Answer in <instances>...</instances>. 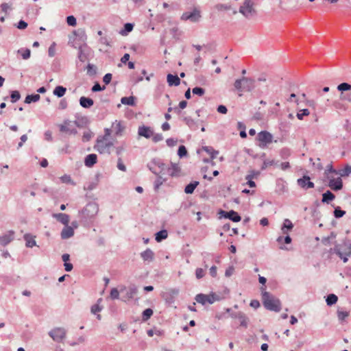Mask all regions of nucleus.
I'll use <instances>...</instances> for the list:
<instances>
[{
	"instance_id": "nucleus-39",
	"label": "nucleus",
	"mask_w": 351,
	"mask_h": 351,
	"mask_svg": "<svg viewBox=\"0 0 351 351\" xmlns=\"http://www.w3.org/2000/svg\"><path fill=\"white\" fill-rule=\"evenodd\" d=\"M202 149L210 156L211 160L215 159L219 154V152L215 150L212 147L204 146Z\"/></svg>"
},
{
	"instance_id": "nucleus-45",
	"label": "nucleus",
	"mask_w": 351,
	"mask_h": 351,
	"mask_svg": "<svg viewBox=\"0 0 351 351\" xmlns=\"http://www.w3.org/2000/svg\"><path fill=\"white\" fill-rule=\"evenodd\" d=\"M21 99V93L18 90L10 91V101L12 103H16Z\"/></svg>"
},
{
	"instance_id": "nucleus-64",
	"label": "nucleus",
	"mask_w": 351,
	"mask_h": 351,
	"mask_svg": "<svg viewBox=\"0 0 351 351\" xmlns=\"http://www.w3.org/2000/svg\"><path fill=\"white\" fill-rule=\"evenodd\" d=\"M340 99L342 101H347L351 103V93H341L340 95Z\"/></svg>"
},
{
	"instance_id": "nucleus-50",
	"label": "nucleus",
	"mask_w": 351,
	"mask_h": 351,
	"mask_svg": "<svg viewBox=\"0 0 351 351\" xmlns=\"http://www.w3.org/2000/svg\"><path fill=\"white\" fill-rule=\"evenodd\" d=\"M178 155L180 158L187 156L188 152L184 145H182L179 146L178 149Z\"/></svg>"
},
{
	"instance_id": "nucleus-53",
	"label": "nucleus",
	"mask_w": 351,
	"mask_h": 351,
	"mask_svg": "<svg viewBox=\"0 0 351 351\" xmlns=\"http://www.w3.org/2000/svg\"><path fill=\"white\" fill-rule=\"evenodd\" d=\"M278 161H276L274 160H265L263 161V165L261 166V170H265L266 169V168L269 166H273V165H276L278 164Z\"/></svg>"
},
{
	"instance_id": "nucleus-11",
	"label": "nucleus",
	"mask_w": 351,
	"mask_h": 351,
	"mask_svg": "<svg viewBox=\"0 0 351 351\" xmlns=\"http://www.w3.org/2000/svg\"><path fill=\"white\" fill-rule=\"evenodd\" d=\"M339 246L340 245L339 244H335L334 248L330 250H332L337 255H338L339 257L343 260V263H347L348 257L351 255V248L349 245L345 252H342Z\"/></svg>"
},
{
	"instance_id": "nucleus-57",
	"label": "nucleus",
	"mask_w": 351,
	"mask_h": 351,
	"mask_svg": "<svg viewBox=\"0 0 351 351\" xmlns=\"http://www.w3.org/2000/svg\"><path fill=\"white\" fill-rule=\"evenodd\" d=\"M66 21L69 26L75 27L77 25L76 18L73 15L68 16Z\"/></svg>"
},
{
	"instance_id": "nucleus-27",
	"label": "nucleus",
	"mask_w": 351,
	"mask_h": 351,
	"mask_svg": "<svg viewBox=\"0 0 351 351\" xmlns=\"http://www.w3.org/2000/svg\"><path fill=\"white\" fill-rule=\"evenodd\" d=\"M24 240L25 241V245L27 247H33L36 245V242L34 239V237L31 234L27 233L23 236Z\"/></svg>"
},
{
	"instance_id": "nucleus-60",
	"label": "nucleus",
	"mask_w": 351,
	"mask_h": 351,
	"mask_svg": "<svg viewBox=\"0 0 351 351\" xmlns=\"http://www.w3.org/2000/svg\"><path fill=\"white\" fill-rule=\"evenodd\" d=\"M86 69H87V73L89 75H94L97 73L96 67L92 64H90V63L88 64Z\"/></svg>"
},
{
	"instance_id": "nucleus-15",
	"label": "nucleus",
	"mask_w": 351,
	"mask_h": 351,
	"mask_svg": "<svg viewBox=\"0 0 351 351\" xmlns=\"http://www.w3.org/2000/svg\"><path fill=\"white\" fill-rule=\"evenodd\" d=\"M138 134L140 136H143L146 138H149L154 134V131L149 126H146L143 125L138 127Z\"/></svg>"
},
{
	"instance_id": "nucleus-14",
	"label": "nucleus",
	"mask_w": 351,
	"mask_h": 351,
	"mask_svg": "<svg viewBox=\"0 0 351 351\" xmlns=\"http://www.w3.org/2000/svg\"><path fill=\"white\" fill-rule=\"evenodd\" d=\"M14 239V231L9 230L7 234L0 236V245L5 246L12 242Z\"/></svg>"
},
{
	"instance_id": "nucleus-22",
	"label": "nucleus",
	"mask_w": 351,
	"mask_h": 351,
	"mask_svg": "<svg viewBox=\"0 0 351 351\" xmlns=\"http://www.w3.org/2000/svg\"><path fill=\"white\" fill-rule=\"evenodd\" d=\"M80 105L84 108H90L94 104V101L90 97L82 96L79 100Z\"/></svg>"
},
{
	"instance_id": "nucleus-7",
	"label": "nucleus",
	"mask_w": 351,
	"mask_h": 351,
	"mask_svg": "<svg viewBox=\"0 0 351 351\" xmlns=\"http://www.w3.org/2000/svg\"><path fill=\"white\" fill-rule=\"evenodd\" d=\"M201 13L199 10L194 8L192 12H185L181 16V20L190 21L193 23L198 22L201 19Z\"/></svg>"
},
{
	"instance_id": "nucleus-33",
	"label": "nucleus",
	"mask_w": 351,
	"mask_h": 351,
	"mask_svg": "<svg viewBox=\"0 0 351 351\" xmlns=\"http://www.w3.org/2000/svg\"><path fill=\"white\" fill-rule=\"evenodd\" d=\"M73 123L77 128H82L88 124V119L86 117H77Z\"/></svg>"
},
{
	"instance_id": "nucleus-23",
	"label": "nucleus",
	"mask_w": 351,
	"mask_h": 351,
	"mask_svg": "<svg viewBox=\"0 0 351 351\" xmlns=\"http://www.w3.org/2000/svg\"><path fill=\"white\" fill-rule=\"evenodd\" d=\"M53 217L56 219L59 222L64 224V226H67L69 222V216L65 213H56L53 214Z\"/></svg>"
},
{
	"instance_id": "nucleus-47",
	"label": "nucleus",
	"mask_w": 351,
	"mask_h": 351,
	"mask_svg": "<svg viewBox=\"0 0 351 351\" xmlns=\"http://www.w3.org/2000/svg\"><path fill=\"white\" fill-rule=\"evenodd\" d=\"M333 215L335 218L339 219L346 215V211L341 210V208L339 206H337L335 207Z\"/></svg>"
},
{
	"instance_id": "nucleus-1",
	"label": "nucleus",
	"mask_w": 351,
	"mask_h": 351,
	"mask_svg": "<svg viewBox=\"0 0 351 351\" xmlns=\"http://www.w3.org/2000/svg\"><path fill=\"white\" fill-rule=\"evenodd\" d=\"M99 212V204L90 202L78 211L77 217L82 226L86 228L92 227Z\"/></svg>"
},
{
	"instance_id": "nucleus-56",
	"label": "nucleus",
	"mask_w": 351,
	"mask_h": 351,
	"mask_svg": "<svg viewBox=\"0 0 351 351\" xmlns=\"http://www.w3.org/2000/svg\"><path fill=\"white\" fill-rule=\"evenodd\" d=\"M349 315V312L344 311H337V317L339 321L343 322Z\"/></svg>"
},
{
	"instance_id": "nucleus-58",
	"label": "nucleus",
	"mask_w": 351,
	"mask_h": 351,
	"mask_svg": "<svg viewBox=\"0 0 351 351\" xmlns=\"http://www.w3.org/2000/svg\"><path fill=\"white\" fill-rule=\"evenodd\" d=\"M193 95H197L198 96H202L205 93V89L199 87V86H195L193 88L192 90Z\"/></svg>"
},
{
	"instance_id": "nucleus-38",
	"label": "nucleus",
	"mask_w": 351,
	"mask_h": 351,
	"mask_svg": "<svg viewBox=\"0 0 351 351\" xmlns=\"http://www.w3.org/2000/svg\"><path fill=\"white\" fill-rule=\"evenodd\" d=\"M338 297L333 293H330L326 296V302L328 306H331L337 303Z\"/></svg>"
},
{
	"instance_id": "nucleus-46",
	"label": "nucleus",
	"mask_w": 351,
	"mask_h": 351,
	"mask_svg": "<svg viewBox=\"0 0 351 351\" xmlns=\"http://www.w3.org/2000/svg\"><path fill=\"white\" fill-rule=\"evenodd\" d=\"M276 241L278 243H284L286 244H289L291 243L292 239L288 234H287V235L285 237H282V236L278 237L276 239Z\"/></svg>"
},
{
	"instance_id": "nucleus-41",
	"label": "nucleus",
	"mask_w": 351,
	"mask_h": 351,
	"mask_svg": "<svg viewBox=\"0 0 351 351\" xmlns=\"http://www.w3.org/2000/svg\"><path fill=\"white\" fill-rule=\"evenodd\" d=\"M18 53L22 56L24 60H27L30 58L31 51L28 48H21L18 50Z\"/></svg>"
},
{
	"instance_id": "nucleus-63",
	"label": "nucleus",
	"mask_w": 351,
	"mask_h": 351,
	"mask_svg": "<svg viewBox=\"0 0 351 351\" xmlns=\"http://www.w3.org/2000/svg\"><path fill=\"white\" fill-rule=\"evenodd\" d=\"M112 75L110 73L105 74L103 77V82L106 85H108L110 83L112 80Z\"/></svg>"
},
{
	"instance_id": "nucleus-62",
	"label": "nucleus",
	"mask_w": 351,
	"mask_h": 351,
	"mask_svg": "<svg viewBox=\"0 0 351 351\" xmlns=\"http://www.w3.org/2000/svg\"><path fill=\"white\" fill-rule=\"evenodd\" d=\"M119 293L117 288H112L110 291V298L112 300L119 299Z\"/></svg>"
},
{
	"instance_id": "nucleus-2",
	"label": "nucleus",
	"mask_w": 351,
	"mask_h": 351,
	"mask_svg": "<svg viewBox=\"0 0 351 351\" xmlns=\"http://www.w3.org/2000/svg\"><path fill=\"white\" fill-rule=\"evenodd\" d=\"M265 287H261L262 301L265 308L269 311L280 312L282 308L280 300L265 291Z\"/></svg>"
},
{
	"instance_id": "nucleus-61",
	"label": "nucleus",
	"mask_w": 351,
	"mask_h": 351,
	"mask_svg": "<svg viewBox=\"0 0 351 351\" xmlns=\"http://www.w3.org/2000/svg\"><path fill=\"white\" fill-rule=\"evenodd\" d=\"M16 27L19 29H25L27 28L28 24L24 20H20L16 25Z\"/></svg>"
},
{
	"instance_id": "nucleus-16",
	"label": "nucleus",
	"mask_w": 351,
	"mask_h": 351,
	"mask_svg": "<svg viewBox=\"0 0 351 351\" xmlns=\"http://www.w3.org/2000/svg\"><path fill=\"white\" fill-rule=\"evenodd\" d=\"M180 172L181 169L178 166V165L173 162H171V167H168L167 173L171 177H178L180 176Z\"/></svg>"
},
{
	"instance_id": "nucleus-31",
	"label": "nucleus",
	"mask_w": 351,
	"mask_h": 351,
	"mask_svg": "<svg viewBox=\"0 0 351 351\" xmlns=\"http://www.w3.org/2000/svg\"><path fill=\"white\" fill-rule=\"evenodd\" d=\"M134 23H126L123 25V28L120 30L119 34L122 36H127L130 32L133 30Z\"/></svg>"
},
{
	"instance_id": "nucleus-20",
	"label": "nucleus",
	"mask_w": 351,
	"mask_h": 351,
	"mask_svg": "<svg viewBox=\"0 0 351 351\" xmlns=\"http://www.w3.org/2000/svg\"><path fill=\"white\" fill-rule=\"evenodd\" d=\"M167 81L169 86H177L180 84V79L177 75L169 73L167 76Z\"/></svg>"
},
{
	"instance_id": "nucleus-34",
	"label": "nucleus",
	"mask_w": 351,
	"mask_h": 351,
	"mask_svg": "<svg viewBox=\"0 0 351 351\" xmlns=\"http://www.w3.org/2000/svg\"><path fill=\"white\" fill-rule=\"evenodd\" d=\"M66 92V88L62 86H57L53 89V93L58 97H63Z\"/></svg>"
},
{
	"instance_id": "nucleus-26",
	"label": "nucleus",
	"mask_w": 351,
	"mask_h": 351,
	"mask_svg": "<svg viewBox=\"0 0 351 351\" xmlns=\"http://www.w3.org/2000/svg\"><path fill=\"white\" fill-rule=\"evenodd\" d=\"M293 228V224L291 222V221L289 220V219H285L281 227V230L283 234H288L289 232L292 230Z\"/></svg>"
},
{
	"instance_id": "nucleus-24",
	"label": "nucleus",
	"mask_w": 351,
	"mask_h": 351,
	"mask_svg": "<svg viewBox=\"0 0 351 351\" xmlns=\"http://www.w3.org/2000/svg\"><path fill=\"white\" fill-rule=\"evenodd\" d=\"M121 102L123 105L135 106L136 105V97L133 95L129 97H123L121 99Z\"/></svg>"
},
{
	"instance_id": "nucleus-21",
	"label": "nucleus",
	"mask_w": 351,
	"mask_h": 351,
	"mask_svg": "<svg viewBox=\"0 0 351 351\" xmlns=\"http://www.w3.org/2000/svg\"><path fill=\"white\" fill-rule=\"evenodd\" d=\"M61 238L62 239H67L74 235V230L73 227H70L68 225L65 226L61 232Z\"/></svg>"
},
{
	"instance_id": "nucleus-8",
	"label": "nucleus",
	"mask_w": 351,
	"mask_h": 351,
	"mask_svg": "<svg viewBox=\"0 0 351 351\" xmlns=\"http://www.w3.org/2000/svg\"><path fill=\"white\" fill-rule=\"evenodd\" d=\"M218 215H219V218L228 219L233 222H239L241 220V217L239 214L234 210L226 211L222 209H219Z\"/></svg>"
},
{
	"instance_id": "nucleus-44",
	"label": "nucleus",
	"mask_w": 351,
	"mask_h": 351,
	"mask_svg": "<svg viewBox=\"0 0 351 351\" xmlns=\"http://www.w3.org/2000/svg\"><path fill=\"white\" fill-rule=\"evenodd\" d=\"M337 88L341 93H343L345 91L351 90V84L347 82H342L337 86Z\"/></svg>"
},
{
	"instance_id": "nucleus-40",
	"label": "nucleus",
	"mask_w": 351,
	"mask_h": 351,
	"mask_svg": "<svg viewBox=\"0 0 351 351\" xmlns=\"http://www.w3.org/2000/svg\"><path fill=\"white\" fill-rule=\"evenodd\" d=\"M157 176V178L154 182V191L156 192H157L158 191L160 186L167 180V179L163 178L160 174H159L158 176Z\"/></svg>"
},
{
	"instance_id": "nucleus-6",
	"label": "nucleus",
	"mask_w": 351,
	"mask_h": 351,
	"mask_svg": "<svg viewBox=\"0 0 351 351\" xmlns=\"http://www.w3.org/2000/svg\"><path fill=\"white\" fill-rule=\"evenodd\" d=\"M256 139L259 141V147L264 148L272 142L273 136L270 132L263 130L258 133Z\"/></svg>"
},
{
	"instance_id": "nucleus-49",
	"label": "nucleus",
	"mask_w": 351,
	"mask_h": 351,
	"mask_svg": "<svg viewBox=\"0 0 351 351\" xmlns=\"http://www.w3.org/2000/svg\"><path fill=\"white\" fill-rule=\"evenodd\" d=\"M338 173L340 175L341 177L348 176L351 173L350 166L346 165L343 169L338 171Z\"/></svg>"
},
{
	"instance_id": "nucleus-10",
	"label": "nucleus",
	"mask_w": 351,
	"mask_h": 351,
	"mask_svg": "<svg viewBox=\"0 0 351 351\" xmlns=\"http://www.w3.org/2000/svg\"><path fill=\"white\" fill-rule=\"evenodd\" d=\"M92 49L86 44L79 46L77 58L80 62H84L91 56Z\"/></svg>"
},
{
	"instance_id": "nucleus-18",
	"label": "nucleus",
	"mask_w": 351,
	"mask_h": 351,
	"mask_svg": "<svg viewBox=\"0 0 351 351\" xmlns=\"http://www.w3.org/2000/svg\"><path fill=\"white\" fill-rule=\"evenodd\" d=\"M94 149L100 154H104L105 152H107L108 154H110V152L108 150V148L104 144V140L100 139L99 138L97 139V144L94 146Z\"/></svg>"
},
{
	"instance_id": "nucleus-5",
	"label": "nucleus",
	"mask_w": 351,
	"mask_h": 351,
	"mask_svg": "<svg viewBox=\"0 0 351 351\" xmlns=\"http://www.w3.org/2000/svg\"><path fill=\"white\" fill-rule=\"evenodd\" d=\"M253 5L254 3L252 0H245L243 4L239 8V12L248 19L256 13Z\"/></svg>"
},
{
	"instance_id": "nucleus-35",
	"label": "nucleus",
	"mask_w": 351,
	"mask_h": 351,
	"mask_svg": "<svg viewBox=\"0 0 351 351\" xmlns=\"http://www.w3.org/2000/svg\"><path fill=\"white\" fill-rule=\"evenodd\" d=\"M195 300L197 302L205 305L206 303H208V295L204 293H199L196 295Z\"/></svg>"
},
{
	"instance_id": "nucleus-4",
	"label": "nucleus",
	"mask_w": 351,
	"mask_h": 351,
	"mask_svg": "<svg viewBox=\"0 0 351 351\" xmlns=\"http://www.w3.org/2000/svg\"><path fill=\"white\" fill-rule=\"evenodd\" d=\"M147 168L156 176L165 174L167 172L168 167L160 158H153L147 165Z\"/></svg>"
},
{
	"instance_id": "nucleus-32",
	"label": "nucleus",
	"mask_w": 351,
	"mask_h": 351,
	"mask_svg": "<svg viewBox=\"0 0 351 351\" xmlns=\"http://www.w3.org/2000/svg\"><path fill=\"white\" fill-rule=\"evenodd\" d=\"M112 128L114 130V133L116 136H121L122 132L124 130V127L122 125L121 121H115L114 123H112Z\"/></svg>"
},
{
	"instance_id": "nucleus-54",
	"label": "nucleus",
	"mask_w": 351,
	"mask_h": 351,
	"mask_svg": "<svg viewBox=\"0 0 351 351\" xmlns=\"http://www.w3.org/2000/svg\"><path fill=\"white\" fill-rule=\"evenodd\" d=\"M310 112L308 109L304 108L302 110H300L296 114V117L298 119L302 120L304 119V117L308 116Z\"/></svg>"
},
{
	"instance_id": "nucleus-9",
	"label": "nucleus",
	"mask_w": 351,
	"mask_h": 351,
	"mask_svg": "<svg viewBox=\"0 0 351 351\" xmlns=\"http://www.w3.org/2000/svg\"><path fill=\"white\" fill-rule=\"evenodd\" d=\"M66 331L64 328H55L49 332V335L54 341L62 342L65 338Z\"/></svg>"
},
{
	"instance_id": "nucleus-36",
	"label": "nucleus",
	"mask_w": 351,
	"mask_h": 351,
	"mask_svg": "<svg viewBox=\"0 0 351 351\" xmlns=\"http://www.w3.org/2000/svg\"><path fill=\"white\" fill-rule=\"evenodd\" d=\"M71 124V121L69 119H65L62 124L59 125V130L62 132L69 133L71 128H69Z\"/></svg>"
},
{
	"instance_id": "nucleus-12",
	"label": "nucleus",
	"mask_w": 351,
	"mask_h": 351,
	"mask_svg": "<svg viewBox=\"0 0 351 351\" xmlns=\"http://www.w3.org/2000/svg\"><path fill=\"white\" fill-rule=\"evenodd\" d=\"M297 184L300 188L304 190L313 189L315 186L314 183L311 181V178L308 175H304L302 178H298L297 180Z\"/></svg>"
},
{
	"instance_id": "nucleus-51",
	"label": "nucleus",
	"mask_w": 351,
	"mask_h": 351,
	"mask_svg": "<svg viewBox=\"0 0 351 351\" xmlns=\"http://www.w3.org/2000/svg\"><path fill=\"white\" fill-rule=\"evenodd\" d=\"M280 156L282 159H287L291 156V149L284 147L280 151Z\"/></svg>"
},
{
	"instance_id": "nucleus-30",
	"label": "nucleus",
	"mask_w": 351,
	"mask_h": 351,
	"mask_svg": "<svg viewBox=\"0 0 351 351\" xmlns=\"http://www.w3.org/2000/svg\"><path fill=\"white\" fill-rule=\"evenodd\" d=\"M183 121L190 128L191 130H195L198 128L197 122L195 121L191 117H185L183 118Z\"/></svg>"
},
{
	"instance_id": "nucleus-55",
	"label": "nucleus",
	"mask_w": 351,
	"mask_h": 351,
	"mask_svg": "<svg viewBox=\"0 0 351 351\" xmlns=\"http://www.w3.org/2000/svg\"><path fill=\"white\" fill-rule=\"evenodd\" d=\"M105 89H106V86H101L98 82H95L94 85L91 88V90L93 93L102 91Z\"/></svg>"
},
{
	"instance_id": "nucleus-29",
	"label": "nucleus",
	"mask_w": 351,
	"mask_h": 351,
	"mask_svg": "<svg viewBox=\"0 0 351 351\" xmlns=\"http://www.w3.org/2000/svg\"><path fill=\"white\" fill-rule=\"evenodd\" d=\"M168 237L167 230L165 229L160 230L155 234V240L157 242H161L166 239Z\"/></svg>"
},
{
	"instance_id": "nucleus-13",
	"label": "nucleus",
	"mask_w": 351,
	"mask_h": 351,
	"mask_svg": "<svg viewBox=\"0 0 351 351\" xmlns=\"http://www.w3.org/2000/svg\"><path fill=\"white\" fill-rule=\"evenodd\" d=\"M328 186L333 191H338L343 189V181L340 177L329 180Z\"/></svg>"
},
{
	"instance_id": "nucleus-19",
	"label": "nucleus",
	"mask_w": 351,
	"mask_h": 351,
	"mask_svg": "<svg viewBox=\"0 0 351 351\" xmlns=\"http://www.w3.org/2000/svg\"><path fill=\"white\" fill-rule=\"evenodd\" d=\"M97 162V156L95 154H88L84 158V165L87 167H92Z\"/></svg>"
},
{
	"instance_id": "nucleus-59",
	"label": "nucleus",
	"mask_w": 351,
	"mask_h": 351,
	"mask_svg": "<svg viewBox=\"0 0 351 351\" xmlns=\"http://www.w3.org/2000/svg\"><path fill=\"white\" fill-rule=\"evenodd\" d=\"M137 293V288L135 286L130 287L127 291L128 298H132Z\"/></svg>"
},
{
	"instance_id": "nucleus-25",
	"label": "nucleus",
	"mask_w": 351,
	"mask_h": 351,
	"mask_svg": "<svg viewBox=\"0 0 351 351\" xmlns=\"http://www.w3.org/2000/svg\"><path fill=\"white\" fill-rule=\"evenodd\" d=\"M335 199V195L329 190L322 194V202L329 204Z\"/></svg>"
},
{
	"instance_id": "nucleus-52",
	"label": "nucleus",
	"mask_w": 351,
	"mask_h": 351,
	"mask_svg": "<svg viewBox=\"0 0 351 351\" xmlns=\"http://www.w3.org/2000/svg\"><path fill=\"white\" fill-rule=\"evenodd\" d=\"M60 179L62 183L71 184L73 186L75 185V182H74L72 180V179L69 175L64 174V176H61L60 178Z\"/></svg>"
},
{
	"instance_id": "nucleus-43",
	"label": "nucleus",
	"mask_w": 351,
	"mask_h": 351,
	"mask_svg": "<svg viewBox=\"0 0 351 351\" xmlns=\"http://www.w3.org/2000/svg\"><path fill=\"white\" fill-rule=\"evenodd\" d=\"M240 321V326L247 328L249 323L248 317L243 312L239 318H238Z\"/></svg>"
},
{
	"instance_id": "nucleus-28",
	"label": "nucleus",
	"mask_w": 351,
	"mask_h": 351,
	"mask_svg": "<svg viewBox=\"0 0 351 351\" xmlns=\"http://www.w3.org/2000/svg\"><path fill=\"white\" fill-rule=\"evenodd\" d=\"M199 182L198 181H193L189 184H186L184 188V192L186 194H192L193 193L195 188L199 185Z\"/></svg>"
},
{
	"instance_id": "nucleus-48",
	"label": "nucleus",
	"mask_w": 351,
	"mask_h": 351,
	"mask_svg": "<svg viewBox=\"0 0 351 351\" xmlns=\"http://www.w3.org/2000/svg\"><path fill=\"white\" fill-rule=\"evenodd\" d=\"M208 295V304H212L215 301H219L221 300V298L218 295L217 293L212 292Z\"/></svg>"
},
{
	"instance_id": "nucleus-3",
	"label": "nucleus",
	"mask_w": 351,
	"mask_h": 351,
	"mask_svg": "<svg viewBox=\"0 0 351 351\" xmlns=\"http://www.w3.org/2000/svg\"><path fill=\"white\" fill-rule=\"evenodd\" d=\"M234 86L239 92H251L255 88V80L251 77H242L235 80Z\"/></svg>"
},
{
	"instance_id": "nucleus-37",
	"label": "nucleus",
	"mask_w": 351,
	"mask_h": 351,
	"mask_svg": "<svg viewBox=\"0 0 351 351\" xmlns=\"http://www.w3.org/2000/svg\"><path fill=\"white\" fill-rule=\"evenodd\" d=\"M40 98V96L38 94L27 95L25 99L24 102L27 104H29L32 102H36L39 101Z\"/></svg>"
},
{
	"instance_id": "nucleus-42",
	"label": "nucleus",
	"mask_w": 351,
	"mask_h": 351,
	"mask_svg": "<svg viewBox=\"0 0 351 351\" xmlns=\"http://www.w3.org/2000/svg\"><path fill=\"white\" fill-rule=\"evenodd\" d=\"M154 311L152 308H147L145 309L142 313V320L147 322L153 315Z\"/></svg>"
},
{
	"instance_id": "nucleus-17",
	"label": "nucleus",
	"mask_w": 351,
	"mask_h": 351,
	"mask_svg": "<svg viewBox=\"0 0 351 351\" xmlns=\"http://www.w3.org/2000/svg\"><path fill=\"white\" fill-rule=\"evenodd\" d=\"M140 255L145 262L151 263L154 259V253L149 248H147L145 251L142 252Z\"/></svg>"
}]
</instances>
